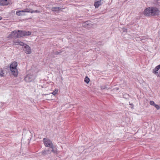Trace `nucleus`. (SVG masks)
Wrapping results in <instances>:
<instances>
[{"mask_svg":"<svg viewBox=\"0 0 160 160\" xmlns=\"http://www.w3.org/2000/svg\"><path fill=\"white\" fill-rule=\"evenodd\" d=\"M17 66V62L16 61L12 62L10 65V70L11 74L15 77H17L18 74Z\"/></svg>","mask_w":160,"mask_h":160,"instance_id":"nucleus-1","label":"nucleus"},{"mask_svg":"<svg viewBox=\"0 0 160 160\" xmlns=\"http://www.w3.org/2000/svg\"><path fill=\"white\" fill-rule=\"evenodd\" d=\"M43 141L45 146L46 147H50L53 145L52 142L49 139L44 138L43 139Z\"/></svg>","mask_w":160,"mask_h":160,"instance_id":"nucleus-2","label":"nucleus"},{"mask_svg":"<svg viewBox=\"0 0 160 160\" xmlns=\"http://www.w3.org/2000/svg\"><path fill=\"white\" fill-rule=\"evenodd\" d=\"M35 79L34 76L31 74H28L26 76L24 80L26 82H30L33 81Z\"/></svg>","mask_w":160,"mask_h":160,"instance_id":"nucleus-3","label":"nucleus"},{"mask_svg":"<svg viewBox=\"0 0 160 160\" xmlns=\"http://www.w3.org/2000/svg\"><path fill=\"white\" fill-rule=\"evenodd\" d=\"M159 11L156 8L152 7L151 8V16H156L159 14Z\"/></svg>","mask_w":160,"mask_h":160,"instance_id":"nucleus-4","label":"nucleus"},{"mask_svg":"<svg viewBox=\"0 0 160 160\" xmlns=\"http://www.w3.org/2000/svg\"><path fill=\"white\" fill-rule=\"evenodd\" d=\"M11 0H0V5L2 6L8 5L11 4Z\"/></svg>","mask_w":160,"mask_h":160,"instance_id":"nucleus-5","label":"nucleus"},{"mask_svg":"<svg viewBox=\"0 0 160 160\" xmlns=\"http://www.w3.org/2000/svg\"><path fill=\"white\" fill-rule=\"evenodd\" d=\"M25 46L24 47V50L25 52L27 54H30L31 53V49L29 45L24 44Z\"/></svg>","mask_w":160,"mask_h":160,"instance_id":"nucleus-6","label":"nucleus"},{"mask_svg":"<svg viewBox=\"0 0 160 160\" xmlns=\"http://www.w3.org/2000/svg\"><path fill=\"white\" fill-rule=\"evenodd\" d=\"M160 69V64L156 66L153 70L152 72L157 75L158 77H159L160 74L158 72V70Z\"/></svg>","mask_w":160,"mask_h":160,"instance_id":"nucleus-7","label":"nucleus"},{"mask_svg":"<svg viewBox=\"0 0 160 160\" xmlns=\"http://www.w3.org/2000/svg\"><path fill=\"white\" fill-rule=\"evenodd\" d=\"M103 0H98V1H95L94 2V6L96 8H98L99 6L102 4V1Z\"/></svg>","mask_w":160,"mask_h":160,"instance_id":"nucleus-8","label":"nucleus"},{"mask_svg":"<svg viewBox=\"0 0 160 160\" xmlns=\"http://www.w3.org/2000/svg\"><path fill=\"white\" fill-rule=\"evenodd\" d=\"M13 43L17 45H19L21 46H23L24 45V43H23V42H22L20 40H14L13 41Z\"/></svg>","mask_w":160,"mask_h":160,"instance_id":"nucleus-9","label":"nucleus"},{"mask_svg":"<svg viewBox=\"0 0 160 160\" xmlns=\"http://www.w3.org/2000/svg\"><path fill=\"white\" fill-rule=\"evenodd\" d=\"M52 149L51 152L56 154H57L58 153V150L56 146H55L53 145L52 146L50 147Z\"/></svg>","mask_w":160,"mask_h":160,"instance_id":"nucleus-10","label":"nucleus"},{"mask_svg":"<svg viewBox=\"0 0 160 160\" xmlns=\"http://www.w3.org/2000/svg\"><path fill=\"white\" fill-rule=\"evenodd\" d=\"M144 13L145 15L149 16L150 15V7L146 8L144 11Z\"/></svg>","mask_w":160,"mask_h":160,"instance_id":"nucleus-11","label":"nucleus"},{"mask_svg":"<svg viewBox=\"0 0 160 160\" xmlns=\"http://www.w3.org/2000/svg\"><path fill=\"white\" fill-rule=\"evenodd\" d=\"M23 33V31L18 30V34H17L18 38H19L24 36Z\"/></svg>","mask_w":160,"mask_h":160,"instance_id":"nucleus-12","label":"nucleus"},{"mask_svg":"<svg viewBox=\"0 0 160 160\" xmlns=\"http://www.w3.org/2000/svg\"><path fill=\"white\" fill-rule=\"evenodd\" d=\"M49 153H51L49 149L45 150L41 152V154L43 156H45Z\"/></svg>","mask_w":160,"mask_h":160,"instance_id":"nucleus-13","label":"nucleus"},{"mask_svg":"<svg viewBox=\"0 0 160 160\" xmlns=\"http://www.w3.org/2000/svg\"><path fill=\"white\" fill-rule=\"evenodd\" d=\"M151 105L154 106L157 110H159L160 109V107L159 105L156 104L153 101H151Z\"/></svg>","mask_w":160,"mask_h":160,"instance_id":"nucleus-14","label":"nucleus"},{"mask_svg":"<svg viewBox=\"0 0 160 160\" xmlns=\"http://www.w3.org/2000/svg\"><path fill=\"white\" fill-rule=\"evenodd\" d=\"M61 8L59 7H53L51 8V10L53 12H58L60 10H61Z\"/></svg>","mask_w":160,"mask_h":160,"instance_id":"nucleus-15","label":"nucleus"},{"mask_svg":"<svg viewBox=\"0 0 160 160\" xmlns=\"http://www.w3.org/2000/svg\"><path fill=\"white\" fill-rule=\"evenodd\" d=\"M23 33L24 36H29L31 34V32L30 31H23Z\"/></svg>","mask_w":160,"mask_h":160,"instance_id":"nucleus-16","label":"nucleus"},{"mask_svg":"<svg viewBox=\"0 0 160 160\" xmlns=\"http://www.w3.org/2000/svg\"><path fill=\"white\" fill-rule=\"evenodd\" d=\"M32 9L30 8H26L22 10V12H31L32 13Z\"/></svg>","mask_w":160,"mask_h":160,"instance_id":"nucleus-17","label":"nucleus"},{"mask_svg":"<svg viewBox=\"0 0 160 160\" xmlns=\"http://www.w3.org/2000/svg\"><path fill=\"white\" fill-rule=\"evenodd\" d=\"M22 10H18L16 12V14L18 16H22L23 15L22 14V13L23 12H22Z\"/></svg>","mask_w":160,"mask_h":160,"instance_id":"nucleus-18","label":"nucleus"},{"mask_svg":"<svg viewBox=\"0 0 160 160\" xmlns=\"http://www.w3.org/2000/svg\"><path fill=\"white\" fill-rule=\"evenodd\" d=\"M14 32H12L10 34L8 35V38H14L13 35V33Z\"/></svg>","mask_w":160,"mask_h":160,"instance_id":"nucleus-19","label":"nucleus"},{"mask_svg":"<svg viewBox=\"0 0 160 160\" xmlns=\"http://www.w3.org/2000/svg\"><path fill=\"white\" fill-rule=\"evenodd\" d=\"M12 32H14L13 33V35L14 36V38H18V36L17 35V34H18V31H12Z\"/></svg>","mask_w":160,"mask_h":160,"instance_id":"nucleus-20","label":"nucleus"},{"mask_svg":"<svg viewBox=\"0 0 160 160\" xmlns=\"http://www.w3.org/2000/svg\"><path fill=\"white\" fill-rule=\"evenodd\" d=\"M90 81L89 78L87 76L84 79V82L87 83H88Z\"/></svg>","mask_w":160,"mask_h":160,"instance_id":"nucleus-21","label":"nucleus"},{"mask_svg":"<svg viewBox=\"0 0 160 160\" xmlns=\"http://www.w3.org/2000/svg\"><path fill=\"white\" fill-rule=\"evenodd\" d=\"M4 73L3 72V71L2 69H1L0 71V76L4 77Z\"/></svg>","mask_w":160,"mask_h":160,"instance_id":"nucleus-22","label":"nucleus"},{"mask_svg":"<svg viewBox=\"0 0 160 160\" xmlns=\"http://www.w3.org/2000/svg\"><path fill=\"white\" fill-rule=\"evenodd\" d=\"M62 52V50H60L59 51H55L54 52V54L55 55H58L59 54L61 53Z\"/></svg>","mask_w":160,"mask_h":160,"instance_id":"nucleus-23","label":"nucleus"},{"mask_svg":"<svg viewBox=\"0 0 160 160\" xmlns=\"http://www.w3.org/2000/svg\"><path fill=\"white\" fill-rule=\"evenodd\" d=\"M58 89H55V90L52 93V94L53 95H55L58 92Z\"/></svg>","mask_w":160,"mask_h":160,"instance_id":"nucleus-24","label":"nucleus"},{"mask_svg":"<svg viewBox=\"0 0 160 160\" xmlns=\"http://www.w3.org/2000/svg\"><path fill=\"white\" fill-rule=\"evenodd\" d=\"M101 88L102 90H103L105 89H108L107 86L106 85L102 86L101 87Z\"/></svg>","mask_w":160,"mask_h":160,"instance_id":"nucleus-25","label":"nucleus"},{"mask_svg":"<svg viewBox=\"0 0 160 160\" xmlns=\"http://www.w3.org/2000/svg\"><path fill=\"white\" fill-rule=\"evenodd\" d=\"M129 95L127 93H124L123 95V98H126Z\"/></svg>","mask_w":160,"mask_h":160,"instance_id":"nucleus-26","label":"nucleus"},{"mask_svg":"<svg viewBox=\"0 0 160 160\" xmlns=\"http://www.w3.org/2000/svg\"><path fill=\"white\" fill-rule=\"evenodd\" d=\"M32 13H33V12L39 13L40 12V11H38V10H36L35 11H34L33 10H32Z\"/></svg>","mask_w":160,"mask_h":160,"instance_id":"nucleus-27","label":"nucleus"},{"mask_svg":"<svg viewBox=\"0 0 160 160\" xmlns=\"http://www.w3.org/2000/svg\"><path fill=\"white\" fill-rule=\"evenodd\" d=\"M158 37L160 39V31H159V32H158Z\"/></svg>","mask_w":160,"mask_h":160,"instance_id":"nucleus-28","label":"nucleus"},{"mask_svg":"<svg viewBox=\"0 0 160 160\" xmlns=\"http://www.w3.org/2000/svg\"><path fill=\"white\" fill-rule=\"evenodd\" d=\"M129 105H131V106H133V104H132V103H130V102H129Z\"/></svg>","mask_w":160,"mask_h":160,"instance_id":"nucleus-29","label":"nucleus"},{"mask_svg":"<svg viewBox=\"0 0 160 160\" xmlns=\"http://www.w3.org/2000/svg\"><path fill=\"white\" fill-rule=\"evenodd\" d=\"M2 18L0 16V20H1Z\"/></svg>","mask_w":160,"mask_h":160,"instance_id":"nucleus-30","label":"nucleus"},{"mask_svg":"<svg viewBox=\"0 0 160 160\" xmlns=\"http://www.w3.org/2000/svg\"><path fill=\"white\" fill-rule=\"evenodd\" d=\"M116 89L117 90H118L119 88H116Z\"/></svg>","mask_w":160,"mask_h":160,"instance_id":"nucleus-31","label":"nucleus"}]
</instances>
